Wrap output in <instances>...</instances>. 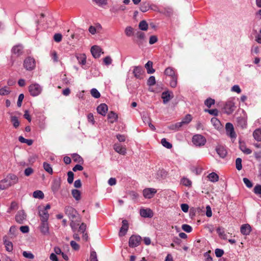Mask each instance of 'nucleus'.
<instances>
[{
    "label": "nucleus",
    "instance_id": "nucleus-20",
    "mask_svg": "<svg viewBox=\"0 0 261 261\" xmlns=\"http://www.w3.org/2000/svg\"><path fill=\"white\" fill-rule=\"evenodd\" d=\"M239 147L241 150L246 154H250L252 153V150L247 147L244 142H242L241 141H239Z\"/></svg>",
    "mask_w": 261,
    "mask_h": 261
},
{
    "label": "nucleus",
    "instance_id": "nucleus-45",
    "mask_svg": "<svg viewBox=\"0 0 261 261\" xmlns=\"http://www.w3.org/2000/svg\"><path fill=\"white\" fill-rule=\"evenodd\" d=\"M181 184L187 187L191 186L192 184L191 181L187 178H182L181 180Z\"/></svg>",
    "mask_w": 261,
    "mask_h": 261
},
{
    "label": "nucleus",
    "instance_id": "nucleus-64",
    "mask_svg": "<svg viewBox=\"0 0 261 261\" xmlns=\"http://www.w3.org/2000/svg\"><path fill=\"white\" fill-rule=\"evenodd\" d=\"M103 62L106 65H109L112 63V60L110 56H107L103 59Z\"/></svg>",
    "mask_w": 261,
    "mask_h": 261
},
{
    "label": "nucleus",
    "instance_id": "nucleus-14",
    "mask_svg": "<svg viewBox=\"0 0 261 261\" xmlns=\"http://www.w3.org/2000/svg\"><path fill=\"white\" fill-rule=\"evenodd\" d=\"M140 214L144 218H151L153 215L152 211L149 208H141L140 210Z\"/></svg>",
    "mask_w": 261,
    "mask_h": 261
},
{
    "label": "nucleus",
    "instance_id": "nucleus-30",
    "mask_svg": "<svg viewBox=\"0 0 261 261\" xmlns=\"http://www.w3.org/2000/svg\"><path fill=\"white\" fill-rule=\"evenodd\" d=\"M254 139L257 141H261V129H256L253 133Z\"/></svg>",
    "mask_w": 261,
    "mask_h": 261
},
{
    "label": "nucleus",
    "instance_id": "nucleus-9",
    "mask_svg": "<svg viewBox=\"0 0 261 261\" xmlns=\"http://www.w3.org/2000/svg\"><path fill=\"white\" fill-rule=\"evenodd\" d=\"M156 193V189L154 188H146L143 191V194L145 198H151Z\"/></svg>",
    "mask_w": 261,
    "mask_h": 261
},
{
    "label": "nucleus",
    "instance_id": "nucleus-49",
    "mask_svg": "<svg viewBox=\"0 0 261 261\" xmlns=\"http://www.w3.org/2000/svg\"><path fill=\"white\" fill-rule=\"evenodd\" d=\"M243 182L246 185V186L249 188H251L253 186V184L252 182L247 178L244 177L243 179Z\"/></svg>",
    "mask_w": 261,
    "mask_h": 261
},
{
    "label": "nucleus",
    "instance_id": "nucleus-2",
    "mask_svg": "<svg viewBox=\"0 0 261 261\" xmlns=\"http://www.w3.org/2000/svg\"><path fill=\"white\" fill-rule=\"evenodd\" d=\"M18 177L14 174H9L7 177L0 181V190L8 188L18 182Z\"/></svg>",
    "mask_w": 261,
    "mask_h": 261
},
{
    "label": "nucleus",
    "instance_id": "nucleus-1",
    "mask_svg": "<svg viewBox=\"0 0 261 261\" xmlns=\"http://www.w3.org/2000/svg\"><path fill=\"white\" fill-rule=\"evenodd\" d=\"M65 213L70 220V225L73 231L75 232L80 222L77 212L72 206H66L65 207Z\"/></svg>",
    "mask_w": 261,
    "mask_h": 261
},
{
    "label": "nucleus",
    "instance_id": "nucleus-12",
    "mask_svg": "<svg viewBox=\"0 0 261 261\" xmlns=\"http://www.w3.org/2000/svg\"><path fill=\"white\" fill-rule=\"evenodd\" d=\"M122 225L120 229V231L119 232V236L120 237L124 236L126 233L128 228V222L126 220H123L122 222Z\"/></svg>",
    "mask_w": 261,
    "mask_h": 261
},
{
    "label": "nucleus",
    "instance_id": "nucleus-10",
    "mask_svg": "<svg viewBox=\"0 0 261 261\" xmlns=\"http://www.w3.org/2000/svg\"><path fill=\"white\" fill-rule=\"evenodd\" d=\"M61 180L60 178L54 179L51 184V190L54 194L59 191L61 187Z\"/></svg>",
    "mask_w": 261,
    "mask_h": 261
},
{
    "label": "nucleus",
    "instance_id": "nucleus-44",
    "mask_svg": "<svg viewBox=\"0 0 261 261\" xmlns=\"http://www.w3.org/2000/svg\"><path fill=\"white\" fill-rule=\"evenodd\" d=\"M91 94L93 97L95 98H98L100 96V93L95 88H93L91 90Z\"/></svg>",
    "mask_w": 261,
    "mask_h": 261
},
{
    "label": "nucleus",
    "instance_id": "nucleus-26",
    "mask_svg": "<svg viewBox=\"0 0 261 261\" xmlns=\"http://www.w3.org/2000/svg\"><path fill=\"white\" fill-rule=\"evenodd\" d=\"M229 137L231 138L232 142H233L237 138V134L234 132L233 126L231 123H229Z\"/></svg>",
    "mask_w": 261,
    "mask_h": 261
},
{
    "label": "nucleus",
    "instance_id": "nucleus-46",
    "mask_svg": "<svg viewBox=\"0 0 261 261\" xmlns=\"http://www.w3.org/2000/svg\"><path fill=\"white\" fill-rule=\"evenodd\" d=\"M67 181L69 184H72L73 181L74 174L72 171H68L67 173Z\"/></svg>",
    "mask_w": 261,
    "mask_h": 261
},
{
    "label": "nucleus",
    "instance_id": "nucleus-8",
    "mask_svg": "<svg viewBox=\"0 0 261 261\" xmlns=\"http://www.w3.org/2000/svg\"><path fill=\"white\" fill-rule=\"evenodd\" d=\"M39 228L41 232L43 234L47 236L49 234L48 221H41Z\"/></svg>",
    "mask_w": 261,
    "mask_h": 261
},
{
    "label": "nucleus",
    "instance_id": "nucleus-52",
    "mask_svg": "<svg viewBox=\"0 0 261 261\" xmlns=\"http://www.w3.org/2000/svg\"><path fill=\"white\" fill-rule=\"evenodd\" d=\"M204 111L205 112H207L208 113L210 114L211 115H214L215 116H216L218 115V111L217 109H212V110H208V109H205L204 110Z\"/></svg>",
    "mask_w": 261,
    "mask_h": 261
},
{
    "label": "nucleus",
    "instance_id": "nucleus-33",
    "mask_svg": "<svg viewBox=\"0 0 261 261\" xmlns=\"http://www.w3.org/2000/svg\"><path fill=\"white\" fill-rule=\"evenodd\" d=\"M79 63L82 65H85L86 62V57L85 54H81L76 56Z\"/></svg>",
    "mask_w": 261,
    "mask_h": 261
},
{
    "label": "nucleus",
    "instance_id": "nucleus-13",
    "mask_svg": "<svg viewBox=\"0 0 261 261\" xmlns=\"http://www.w3.org/2000/svg\"><path fill=\"white\" fill-rule=\"evenodd\" d=\"M26 217L27 216L24 211H19L17 212L15 216V220L17 222L22 224L23 221L25 220Z\"/></svg>",
    "mask_w": 261,
    "mask_h": 261
},
{
    "label": "nucleus",
    "instance_id": "nucleus-24",
    "mask_svg": "<svg viewBox=\"0 0 261 261\" xmlns=\"http://www.w3.org/2000/svg\"><path fill=\"white\" fill-rule=\"evenodd\" d=\"M108 119L111 123H113L117 120L118 116L113 111H111L108 115Z\"/></svg>",
    "mask_w": 261,
    "mask_h": 261
},
{
    "label": "nucleus",
    "instance_id": "nucleus-31",
    "mask_svg": "<svg viewBox=\"0 0 261 261\" xmlns=\"http://www.w3.org/2000/svg\"><path fill=\"white\" fill-rule=\"evenodd\" d=\"M11 92L10 88L7 86H4L0 89V95L5 96L9 95Z\"/></svg>",
    "mask_w": 261,
    "mask_h": 261
},
{
    "label": "nucleus",
    "instance_id": "nucleus-60",
    "mask_svg": "<svg viewBox=\"0 0 261 261\" xmlns=\"http://www.w3.org/2000/svg\"><path fill=\"white\" fill-rule=\"evenodd\" d=\"M125 33L127 36H132L133 34V28L130 27H127L125 30Z\"/></svg>",
    "mask_w": 261,
    "mask_h": 261
},
{
    "label": "nucleus",
    "instance_id": "nucleus-17",
    "mask_svg": "<svg viewBox=\"0 0 261 261\" xmlns=\"http://www.w3.org/2000/svg\"><path fill=\"white\" fill-rule=\"evenodd\" d=\"M114 149L115 151L122 155H125L126 153L125 147L120 144H115L114 145Z\"/></svg>",
    "mask_w": 261,
    "mask_h": 261
},
{
    "label": "nucleus",
    "instance_id": "nucleus-38",
    "mask_svg": "<svg viewBox=\"0 0 261 261\" xmlns=\"http://www.w3.org/2000/svg\"><path fill=\"white\" fill-rule=\"evenodd\" d=\"M33 196L35 198L43 199L44 198V194L40 190H37L33 192Z\"/></svg>",
    "mask_w": 261,
    "mask_h": 261
},
{
    "label": "nucleus",
    "instance_id": "nucleus-21",
    "mask_svg": "<svg viewBox=\"0 0 261 261\" xmlns=\"http://www.w3.org/2000/svg\"><path fill=\"white\" fill-rule=\"evenodd\" d=\"M23 46L21 45H17L14 46L12 49V52L16 55L17 56H19L22 54L23 53Z\"/></svg>",
    "mask_w": 261,
    "mask_h": 261
},
{
    "label": "nucleus",
    "instance_id": "nucleus-23",
    "mask_svg": "<svg viewBox=\"0 0 261 261\" xmlns=\"http://www.w3.org/2000/svg\"><path fill=\"white\" fill-rule=\"evenodd\" d=\"M7 237L5 236L4 237V243L6 247V249L7 251L11 252L13 250V244L12 243L6 240Z\"/></svg>",
    "mask_w": 261,
    "mask_h": 261
},
{
    "label": "nucleus",
    "instance_id": "nucleus-36",
    "mask_svg": "<svg viewBox=\"0 0 261 261\" xmlns=\"http://www.w3.org/2000/svg\"><path fill=\"white\" fill-rule=\"evenodd\" d=\"M209 180L212 182H215L218 181L219 176L215 172H212L209 174L207 176Z\"/></svg>",
    "mask_w": 261,
    "mask_h": 261
},
{
    "label": "nucleus",
    "instance_id": "nucleus-48",
    "mask_svg": "<svg viewBox=\"0 0 261 261\" xmlns=\"http://www.w3.org/2000/svg\"><path fill=\"white\" fill-rule=\"evenodd\" d=\"M97 28L101 29V27L100 24H99L98 26H97L96 27L91 25L89 28V31L91 34L94 35L96 33Z\"/></svg>",
    "mask_w": 261,
    "mask_h": 261
},
{
    "label": "nucleus",
    "instance_id": "nucleus-6",
    "mask_svg": "<svg viewBox=\"0 0 261 261\" xmlns=\"http://www.w3.org/2000/svg\"><path fill=\"white\" fill-rule=\"evenodd\" d=\"M23 66L27 70H31L33 69L35 67V59L30 57L27 58L24 61Z\"/></svg>",
    "mask_w": 261,
    "mask_h": 261
},
{
    "label": "nucleus",
    "instance_id": "nucleus-39",
    "mask_svg": "<svg viewBox=\"0 0 261 261\" xmlns=\"http://www.w3.org/2000/svg\"><path fill=\"white\" fill-rule=\"evenodd\" d=\"M211 122L217 129H219L221 126L220 121L216 117H213L211 119Z\"/></svg>",
    "mask_w": 261,
    "mask_h": 261
},
{
    "label": "nucleus",
    "instance_id": "nucleus-57",
    "mask_svg": "<svg viewBox=\"0 0 261 261\" xmlns=\"http://www.w3.org/2000/svg\"><path fill=\"white\" fill-rule=\"evenodd\" d=\"M231 91L236 92L237 93H240L241 92V89L240 86L238 85H234L231 89Z\"/></svg>",
    "mask_w": 261,
    "mask_h": 261
},
{
    "label": "nucleus",
    "instance_id": "nucleus-19",
    "mask_svg": "<svg viewBox=\"0 0 261 261\" xmlns=\"http://www.w3.org/2000/svg\"><path fill=\"white\" fill-rule=\"evenodd\" d=\"M144 72L142 68L140 66H135L134 69L133 73L134 76L139 79H141L142 75Z\"/></svg>",
    "mask_w": 261,
    "mask_h": 261
},
{
    "label": "nucleus",
    "instance_id": "nucleus-34",
    "mask_svg": "<svg viewBox=\"0 0 261 261\" xmlns=\"http://www.w3.org/2000/svg\"><path fill=\"white\" fill-rule=\"evenodd\" d=\"M217 232L218 233L219 236L222 239H227V235L225 233L224 229L221 227H218L217 229Z\"/></svg>",
    "mask_w": 261,
    "mask_h": 261
},
{
    "label": "nucleus",
    "instance_id": "nucleus-56",
    "mask_svg": "<svg viewBox=\"0 0 261 261\" xmlns=\"http://www.w3.org/2000/svg\"><path fill=\"white\" fill-rule=\"evenodd\" d=\"M90 261H98L97 254L95 251H92L91 252Z\"/></svg>",
    "mask_w": 261,
    "mask_h": 261
},
{
    "label": "nucleus",
    "instance_id": "nucleus-11",
    "mask_svg": "<svg viewBox=\"0 0 261 261\" xmlns=\"http://www.w3.org/2000/svg\"><path fill=\"white\" fill-rule=\"evenodd\" d=\"M39 216L40 217V220L48 221L49 218V214L47 211L44 209H41V207L39 206Z\"/></svg>",
    "mask_w": 261,
    "mask_h": 261
},
{
    "label": "nucleus",
    "instance_id": "nucleus-18",
    "mask_svg": "<svg viewBox=\"0 0 261 261\" xmlns=\"http://www.w3.org/2000/svg\"><path fill=\"white\" fill-rule=\"evenodd\" d=\"M251 230V227L250 225L248 224H245L242 225L240 228L241 232L243 235H245V236L248 235L250 233Z\"/></svg>",
    "mask_w": 261,
    "mask_h": 261
},
{
    "label": "nucleus",
    "instance_id": "nucleus-50",
    "mask_svg": "<svg viewBox=\"0 0 261 261\" xmlns=\"http://www.w3.org/2000/svg\"><path fill=\"white\" fill-rule=\"evenodd\" d=\"M22 255L24 257L27 258L33 259L34 258V254L30 252L24 251L22 252Z\"/></svg>",
    "mask_w": 261,
    "mask_h": 261
},
{
    "label": "nucleus",
    "instance_id": "nucleus-53",
    "mask_svg": "<svg viewBox=\"0 0 261 261\" xmlns=\"http://www.w3.org/2000/svg\"><path fill=\"white\" fill-rule=\"evenodd\" d=\"M181 228L187 232H190L192 230V227L188 224H183L181 226Z\"/></svg>",
    "mask_w": 261,
    "mask_h": 261
},
{
    "label": "nucleus",
    "instance_id": "nucleus-51",
    "mask_svg": "<svg viewBox=\"0 0 261 261\" xmlns=\"http://www.w3.org/2000/svg\"><path fill=\"white\" fill-rule=\"evenodd\" d=\"M155 84V79L154 76H151L149 77L147 81V85L152 86Z\"/></svg>",
    "mask_w": 261,
    "mask_h": 261
},
{
    "label": "nucleus",
    "instance_id": "nucleus-27",
    "mask_svg": "<svg viewBox=\"0 0 261 261\" xmlns=\"http://www.w3.org/2000/svg\"><path fill=\"white\" fill-rule=\"evenodd\" d=\"M237 122L238 124L242 128H245L247 125L246 119L243 117H238Z\"/></svg>",
    "mask_w": 261,
    "mask_h": 261
},
{
    "label": "nucleus",
    "instance_id": "nucleus-54",
    "mask_svg": "<svg viewBox=\"0 0 261 261\" xmlns=\"http://www.w3.org/2000/svg\"><path fill=\"white\" fill-rule=\"evenodd\" d=\"M251 53L252 55L258 54L259 53V47L257 45H252L251 48Z\"/></svg>",
    "mask_w": 261,
    "mask_h": 261
},
{
    "label": "nucleus",
    "instance_id": "nucleus-35",
    "mask_svg": "<svg viewBox=\"0 0 261 261\" xmlns=\"http://www.w3.org/2000/svg\"><path fill=\"white\" fill-rule=\"evenodd\" d=\"M71 193L73 197L76 200L78 201L81 199V193L79 190L76 189H73L72 190Z\"/></svg>",
    "mask_w": 261,
    "mask_h": 261
},
{
    "label": "nucleus",
    "instance_id": "nucleus-42",
    "mask_svg": "<svg viewBox=\"0 0 261 261\" xmlns=\"http://www.w3.org/2000/svg\"><path fill=\"white\" fill-rule=\"evenodd\" d=\"M161 143L163 146H164L165 147H166L168 149H170L172 147V144L170 143H169V142H168L165 138H163L162 139Z\"/></svg>",
    "mask_w": 261,
    "mask_h": 261
},
{
    "label": "nucleus",
    "instance_id": "nucleus-16",
    "mask_svg": "<svg viewBox=\"0 0 261 261\" xmlns=\"http://www.w3.org/2000/svg\"><path fill=\"white\" fill-rule=\"evenodd\" d=\"M108 110V106L105 103H101L97 108V111L98 114L105 116Z\"/></svg>",
    "mask_w": 261,
    "mask_h": 261
},
{
    "label": "nucleus",
    "instance_id": "nucleus-61",
    "mask_svg": "<svg viewBox=\"0 0 261 261\" xmlns=\"http://www.w3.org/2000/svg\"><path fill=\"white\" fill-rule=\"evenodd\" d=\"M215 253L217 257H220L224 254V251L222 249L217 248L215 250Z\"/></svg>",
    "mask_w": 261,
    "mask_h": 261
},
{
    "label": "nucleus",
    "instance_id": "nucleus-41",
    "mask_svg": "<svg viewBox=\"0 0 261 261\" xmlns=\"http://www.w3.org/2000/svg\"><path fill=\"white\" fill-rule=\"evenodd\" d=\"M215 100L211 98H208L204 101V105L208 108H211L212 105H214Z\"/></svg>",
    "mask_w": 261,
    "mask_h": 261
},
{
    "label": "nucleus",
    "instance_id": "nucleus-3",
    "mask_svg": "<svg viewBox=\"0 0 261 261\" xmlns=\"http://www.w3.org/2000/svg\"><path fill=\"white\" fill-rule=\"evenodd\" d=\"M192 117L191 115L187 114L182 119L181 122L176 123L174 124H172L169 126L170 129L172 130H178L179 128L182 127L184 125L189 124L192 120Z\"/></svg>",
    "mask_w": 261,
    "mask_h": 261
},
{
    "label": "nucleus",
    "instance_id": "nucleus-5",
    "mask_svg": "<svg viewBox=\"0 0 261 261\" xmlns=\"http://www.w3.org/2000/svg\"><path fill=\"white\" fill-rule=\"evenodd\" d=\"M42 90L41 87L38 84H32L29 87L30 94L33 96H36L39 95Z\"/></svg>",
    "mask_w": 261,
    "mask_h": 261
},
{
    "label": "nucleus",
    "instance_id": "nucleus-55",
    "mask_svg": "<svg viewBox=\"0 0 261 261\" xmlns=\"http://www.w3.org/2000/svg\"><path fill=\"white\" fill-rule=\"evenodd\" d=\"M177 76H174L173 78H171V80L170 82V84L171 87L172 88H175L177 86Z\"/></svg>",
    "mask_w": 261,
    "mask_h": 261
},
{
    "label": "nucleus",
    "instance_id": "nucleus-58",
    "mask_svg": "<svg viewBox=\"0 0 261 261\" xmlns=\"http://www.w3.org/2000/svg\"><path fill=\"white\" fill-rule=\"evenodd\" d=\"M254 192L257 195H261V185H256L254 188Z\"/></svg>",
    "mask_w": 261,
    "mask_h": 261
},
{
    "label": "nucleus",
    "instance_id": "nucleus-47",
    "mask_svg": "<svg viewBox=\"0 0 261 261\" xmlns=\"http://www.w3.org/2000/svg\"><path fill=\"white\" fill-rule=\"evenodd\" d=\"M236 167L237 170H240L242 168V159L240 158H238L236 160Z\"/></svg>",
    "mask_w": 261,
    "mask_h": 261
},
{
    "label": "nucleus",
    "instance_id": "nucleus-7",
    "mask_svg": "<svg viewBox=\"0 0 261 261\" xmlns=\"http://www.w3.org/2000/svg\"><path fill=\"white\" fill-rule=\"evenodd\" d=\"M141 241V237L139 236L133 235L129 240V246L130 247H136L139 245Z\"/></svg>",
    "mask_w": 261,
    "mask_h": 261
},
{
    "label": "nucleus",
    "instance_id": "nucleus-29",
    "mask_svg": "<svg viewBox=\"0 0 261 261\" xmlns=\"http://www.w3.org/2000/svg\"><path fill=\"white\" fill-rule=\"evenodd\" d=\"M152 62L148 61L145 65V67L147 70V72L149 74L153 73L154 72L155 70L152 68Z\"/></svg>",
    "mask_w": 261,
    "mask_h": 261
},
{
    "label": "nucleus",
    "instance_id": "nucleus-25",
    "mask_svg": "<svg viewBox=\"0 0 261 261\" xmlns=\"http://www.w3.org/2000/svg\"><path fill=\"white\" fill-rule=\"evenodd\" d=\"M164 73L166 75L169 76L171 78H173L174 76H177L175 74L174 69L172 67H169L165 69Z\"/></svg>",
    "mask_w": 261,
    "mask_h": 261
},
{
    "label": "nucleus",
    "instance_id": "nucleus-15",
    "mask_svg": "<svg viewBox=\"0 0 261 261\" xmlns=\"http://www.w3.org/2000/svg\"><path fill=\"white\" fill-rule=\"evenodd\" d=\"M101 51L100 47L96 45L93 46L91 48V54L95 58H98L100 57Z\"/></svg>",
    "mask_w": 261,
    "mask_h": 261
},
{
    "label": "nucleus",
    "instance_id": "nucleus-22",
    "mask_svg": "<svg viewBox=\"0 0 261 261\" xmlns=\"http://www.w3.org/2000/svg\"><path fill=\"white\" fill-rule=\"evenodd\" d=\"M216 151L217 153L222 158H224L227 155V151L226 149L222 146H219L216 148Z\"/></svg>",
    "mask_w": 261,
    "mask_h": 261
},
{
    "label": "nucleus",
    "instance_id": "nucleus-63",
    "mask_svg": "<svg viewBox=\"0 0 261 261\" xmlns=\"http://www.w3.org/2000/svg\"><path fill=\"white\" fill-rule=\"evenodd\" d=\"M24 98V95L23 94H19L17 102V106L20 107L22 105V101Z\"/></svg>",
    "mask_w": 261,
    "mask_h": 261
},
{
    "label": "nucleus",
    "instance_id": "nucleus-62",
    "mask_svg": "<svg viewBox=\"0 0 261 261\" xmlns=\"http://www.w3.org/2000/svg\"><path fill=\"white\" fill-rule=\"evenodd\" d=\"M70 244L73 249L78 250L80 249V246L75 241H71Z\"/></svg>",
    "mask_w": 261,
    "mask_h": 261
},
{
    "label": "nucleus",
    "instance_id": "nucleus-40",
    "mask_svg": "<svg viewBox=\"0 0 261 261\" xmlns=\"http://www.w3.org/2000/svg\"><path fill=\"white\" fill-rule=\"evenodd\" d=\"M11 121L13 123V125L15 128H17L19 125V121L16 116H13L11 117Z\"/></svg>",
    "mask_w": 261,
    "mask_h": 261
},
{
    "label": "nucleus",
    "instance_id": "nucleus-59",
    "mask_svg": "<svg viewBox=\"0 0 261 261\" xmlns=\"http://www.w3.org/2000/svg\"><path fill=\"white\" fill-rule=\"evenodd\" d=\"M62 36L60 33H57L54 35V39L57 42H60L62 40Z\"/></svg>",
    "mask_w": 261,
    "mask_h": 261
},
{
    "label": "nucleus",
    "instance_id": "nucleus-28",
    "mask_svg": "<svg viewBox=\"0 0 261 261\" xmlns=\"http://www.w3.org/2000/svg\"><path fill=\"white\" fill-rule=\"evenodd\" d=\"M173 96H171L169 92L168 91H165L163 92L162 94V98L163 100V102L164 103H166L168 102Z\"/></svg>",
    "mask_w": 261,
    "mask_h": 261
},
{
    "label": "nucleus",
    "instance_id": "nucleus-32",
    "mask_svg": "<svg viewBox=\"0 0 261 261\" xmlns=\"http://www.w3.org/2000/svg\"><path fill=\"white\" fill-rule=\"evenodd\" d=\"M43 167L45 171L50 174L53 173V170L51 165L47 162H44L43 164Z\"/></svg>",
    "mask_w": 261,
    "mask_h": 261
},
{
    "label": "nucleus",
    "instance_id": "nucleus-43",
    "mask_svg": "<svg viewBox=\"0 0 261 261\" xmlns=\"http://www.w3.org/2000/svg\"><path fill=\"white\" fill-rule=\"evenodd\" d=\"M149 7L148 3H143L140 7V10L143 12H145L148 10Z\"/></svg>",
    "mask_w": 261,
    "mask_h": 261
},
{
    "label": "nucleus",
    "instance_id": "nucleus-4",
    "mask_svg": "<svg viewBox=\"0 0 261 261\" xmlns=\"http://www.w3.org/2000/svg\"><path fill=\"white\" fill-rule=\"evenodd\" d=\"M206 142L205 138L201 135H195L192 138V142L197 146H202L205 145Z\"/></svg>",
    "mask_w": 261,
    "mask_h": 261
},
{
    "label": "nucleus",
    "instance_id": "nucleus-37",
    "mask_svg": "<svg viewBox=\"0 0 261 261\" xmlns=\"http://www.w3.org/2000/svg\"><path fill=\"white\" fill-rule=\"evenodd\" d=\"M148 25L145 20H142L140 22L139 28L142 31H147L148 29Z\"/></svg>",
    "mask_w": 261,
    "mask_h": 261
}]
</instances>
